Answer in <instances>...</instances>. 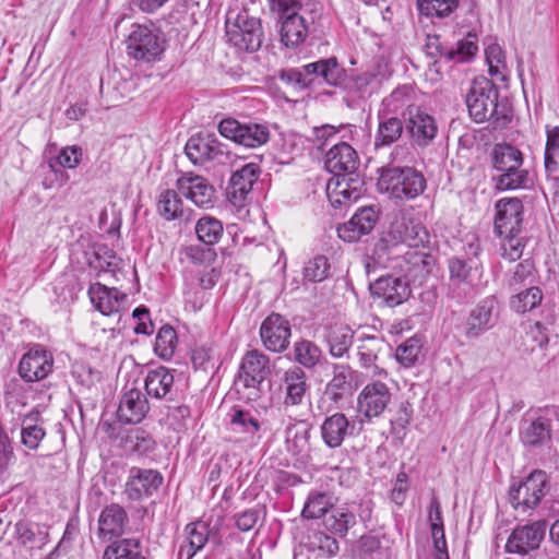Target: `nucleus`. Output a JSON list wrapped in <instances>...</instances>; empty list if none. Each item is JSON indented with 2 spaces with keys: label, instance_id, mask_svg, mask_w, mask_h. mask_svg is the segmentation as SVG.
<instances>
[{
  "label": "nucleus",
  "instance_id": "obj_1",
  "mask_svg": "<svg viewBox=\"0 0 559 559\" xmlns=\"http://www.w3.org/2000/svg\"><path fill=\"white\" fill-rule=\"evenodd\" d=\"M465 103L471 118L477 123L492 120L495 126L499 127L510 121L507 114L499 111L497 88L485 78L475 79L471 83Z\"/></svg>",
  "mask_w": 559,
  "mask_h": 559
},
{
  "label": "nucleus",
  "instance_id": "obj_2",
  "mask_svg": "<svg viewBox=\"0 0 559 559\" xmlns=\"http://www.w3.org/2000/svg\"><path fill=\"white\" fill-rule=\"evenodd\" d=\"M378 188L391 199L408 201L416 199L426 189L424 175L412 167H390L381 170Z\"/></svg>",
  "mask_w": 559,
  "mask_h": 559
},
{
  "label": "nucleus",
  "instance_id": "obj_3",
  "mask_svg": "<svg viewBox=\"0 0 559 559\" xmlns=\"http://www.w3.org/2000/svg\"><path fill=\"white\" fill-rule=\"evenodd\" d=\"M492 166L501 173L496 178V188L501 191L524 188L528 180L527 170L522 168V152L507 143H498L493 146Z\"/></svg>",
  "mask_w": 559,
  "mask_h": 559
},
{
  "label": "nucleus",
  "instance_id": "obj_4",
  "mask_svg": "<svg viewBox=\"0 0 559 559\" xmlns=\"http://www.w3.org/2000/svg\"><path fill=\"white\" fill-rule=\"evenodd\" d=\"M225 26L228 41L237 49L253 52L261 47L263 39L261 21L250 15L247 10L228 12Z\"/></svg>",
  "mask_w": 559,
  "mask_h": 559
},
{
  "label": "nucleus",
  "instance_id": "obj_5",
  "mask_svg": "<svg viewBox=\"0 0 559 559\" xmlns=\"http://www.w3.org/2000/svg\"><path fill=\"white\" fill-rule=\"evenodd\" d=\"M345 70L335 57L320 59L289 70L287 78L301 88L308 87L316 79L321 78L326 84L337 86L345 80Z\"/></svg>",
  "mask_w": 559,
  "mask_h": 559
},
{
  "label": "nucleus",
  "instance_id": "obj_6",
  "mask_svg": "<svg viewBox=\"0 0 559 559\" xmlns=\"http://www.w3.org/2000/svg\"><path fill=\"white\" fill-rule=\"evenodd\" d=\"M429 234L419 218L409 213H400L394 216L388 231L382 236L381 242L385 247L405 243L408 247H419L428 241Z\"/></svg>",
  "mask_w": 559,
  "mask_h": 559
},
{
  "label": "nucleus",
  "instance_id": "obj_7",
  "mask_svg": "<svg viewBox=\"0 0 559 559\" xmlns=\"http://www.w3.org/2000/svg\"><path fill=\"white\" fill-rule=\"evenodd\" d=\"M165 48V39L159 31L138 25L127 40L129 56L146 62L157 60Z\"/></svg>",
  "mask_w": 559,
  "mask_h": 559
},
{
  "label": "nucleus",
  "instance_id": "obj_8",
  "mask_svg": "<svg viewBox=\"0 0 559 559\" xmlns=\"http://www.w3.org/2000/svg\"><path fill=\"white\" fill-rule=\"evenodd\" d=\"M549 490L545 472L534 471L518 487H511L509 496L514 509L523 511L535 508Z\"/></svg>",
  "mask_w": 559,
  "mask_h": 559
},
{
  "label": "nucleus",
  "instance_id": "obj_9",
  "mask_svg": "<svg viewBox=\"0 0 559 559\" xmlns=\"http://www.w3.org/2000/svg\"><path fill=\"white\" fill-rule=\"evenodd\" d=\"M310 15L311 23L321 16L320 9L316 5L311 10H304L302 13H292L281 19V43L288 48H296L305 41L309 33V21L306 14Z\"/></svg>",
  "mask_w": 559,
  "mask_h": 559
},
{
  "label": "nucleus",
  "instance_id": "obj_10",
  "mask_svg": "<svg viewBox=\"0 0 559 559\" xmlns=\"http://www.w3.org/2000/svg\"><path fill=\"white\" fill-rule=\"evenodd\" d=\"M163 479V475L156 469L132 467L123 492L129 500L140 501L156 492Z\"/></svg>",
  "mask_w": 559,
  "mask_h": 559
},
{
  "label": "nucleus",
  "instance_id": "obj_11",
  "mask_svg": "<svg viewBox=\"0 0 559 559\" xmlns=\"http://www.w3.org/2000/svg\"><path fill=\"white\" fill-rule=\"evenodd\" d=\"M188 158L194 164L206 162L225 163L228 153L225 146L214 135H193L185 146Z\"/></svg>",
  "mask_w": 559,
  "mask_h": 559
},
{
  "label": "nucleus",
  "instance_id": "obj_12",
  "mask_svg": "<svg viewBox=\"0 0 559 559\" xmlns=\"http://www.w3.org/2000/svg\"><path fill=\"white\" fill-rule=\"evenodd\" d=\"M269 373V357L258 349H252L249 350L241 360L237 383L246 389L258 390Z\"/></svg>",
  "mask_w": 559,
  "mask_h": 559
},
{
  "label": "nucleus",
  "instance_id": "obj_13",
  "mask_svg": "<svg viewBox=\"0 0 559 559\" xmlns=\"http://www.w3.org/2000/svg\"><path fill=\"white\" fill-rule=\"evenodd\" d=\"M392 399L389 386L381 381H372L364 386L357 399L358 412L366 418L379 417Z\"/></svg>",
  "mask_w": 559,
  "mask_h": 559
},
{
  "label": "nucleus",
  "instance_id": "obj_14",
  "mask_svg": "<svg viewBox=\"0 0 559 559\" xmlns=\"http://www.w3.org/2000/svg\"><path fill=\"white\" fill-rule=\"evenodd\" d=\"M405 121L406 130L417 146L427 147L437 136L438 126L435 117L418 107H408Z\"/></svg>",
  "mask_w": 559,
  "mask_h": 559
},
{
  "label": "nucleus",
  "instance_id": "obj_15",
  "mask_svg": "<svg viewBox=\"0 0 559 559\" xmlns=\"http://www.w3.org/2000/svg\"><path fill=\"white\" fill-rule=\"evenodd\" d=\"M523 204L518 198H503L496 203L495 231L497 236L521 233Z\"/></svg>",
  "mask_w": 559,
  "mask_h": 559
},
{
  "label": "nucleus",
  "instance_id": "obj_16",
  "mask_svg": "<svg viewBox=\"0 0 559 559\" xmlns=\"http://www.w3.org/2000/svg\"><path fill=\"white\" fill-rule=\"evenodd\" d=\"M546 526V522L542 520L516 527L507 540L506 550L510 554L526 555L537 549L545 536Z\"/></svg>",
  "mask_w": 559,
  "mask_h": 559
},
{
  "label": "nucleus",
  "instance_id": "obj_17",
  "mask_svg": "<svg viewBox=\"0 0 559 559\" xmlns=\"http://www.w3.org/2000/svg\"><path fill=\"white\" fill-rule=\"evenodd\" d=\"M498 321V302L493 297L481 300L472 309L465 323V336L477 338L492 329Z\"/></svg>",
  "mask_w": 559,
  "mask_h": 559
},
{
  "label": "nucleus",
  "instance_id": "obj_18",
  "mask_svg": "<svg viewBox=\"0 0 559 559\" xmlns=\"http://www.w3.org/2000/svg\"><path fill=\"white\" fill-rule=\"evenodd\" d=\"M52 365L51 354L40 346H35L22 356L19 374L26 382L39 381L51 372Z\"/></svg>",
  "mask_w": 559,
  "mask_h": 559
},
{
  "label": "nucleus",
  "instance_id": "obj_19",
  "mask_svg": "<svg viewBox=\"0 0 559 559\" xmlns=\"http://www.w3.org/2000/svg\"><path fill=\"white\" fill-rule=\"evenodd\" d=\"M177 189L197 206H209L215 199V188L206 178L193 173H186L177 179Z\"/></svg>",
  "mask_w": 559,
  "mask_h": 559
},
{
  "label": "nucleus",
  "instance_id": "obj_20",
  "mask_svg": "<svg viewBox=\"0 0 559 559\" xmlns=\"http://www.w3.org/2000/svg\"><path fill=\"white\" fill-rule=\"evenodd\" d=\"M260 336L269 350L281 353L289 344L290 324L281 314L272 313L262 322Z\"/></svg>",
  "mask_w": 559,
  "mask_h": 559
},
{
  "label": "nucleus",
  "instance_id": "obj_21",
  "mask_svg": "<svg viewBox=\"0 0 559 559\" xmlns=\"http://www.w3.org/2000/svg\"><path fill=\"white\" fill-rule=\"evenodd\" d=\"M88 296L94 307L104 316L119 314L126 309L128 295L116 287L94 283L88 288Z\"/></svg>",
  "mask_w": 559,
  "mask_h": 559
},
{
  "label": "nucleus",
  "instance_id": "obj_22",
  "mask_svg": "<svg viewBox=\"0 0 559 559\" xmlns=\"http://www.w3.org/2000/svg\"><path fill=\"white\" fill-rule=\"evenodd\" d=\"M378 218L379 214L374 206H364L356 211L348 222L338 226V237L347 242L357 241L374 228Z\"/></svg>",
  "mask_w": 559,
  "mask_h": 559
},
{
  "label": "nucleus",
  "instance_id": "obj_23",
  "mask_svg": "<svg viewBox=\"0 0 559 559\" xmlns=\"http://www.w3.org/2000/svg\"><path fill=\"white\" fill-rule=\"evenodd\" d=\"M325 168L335 177L352 176L356 171L359 158L356 151L347 143L334 144L325 155Z\"/></svg>",
  "mask_w": 559,
  "mask_h": 559
},
{
  "label": "nucleus",
  "instance_id": "obj_24",
  "mask_svg": "<svg viewBox=\"0 0 559 559\" xmlns=\"http://www.w3.org/2000/svg\"><path fill=\"white\" fill-rule=\"evenodd\" d=\"M373 297L381 299L386 306L395 307L407 300L411 295L408 283L395 276H381L370 285Z\"/></svg>",
  "mask_w": 559,
  "mask_h": 559
},
{
  "label": "nucleus",
  "instance_id": "obj_25",
  "mask_svg": "<svg viewBox=\"0 0 559 559\" xmlns=\"http://www.w3.org/2000/svg\"><path fill=\"white\" fill-rule=\"evenodd\" d=\"M259 176V166L248 163L236 170L229 180L227 197L230 203L237 207L245 205V202L252 190L253 183Z\"/></svg>",
  "mask_w": 559,
  "mask_h": 559
},
{
  "label": "nucleus",
  "instance_id": "obj_26",
  "mask_svg": "<svg viewBox=\"0 0 559 559\" xmlns=\"http://www.w3.org/2000/svg\"><path fill=\"white\" fill-rule=\"evenodd\" d=\"M230 430L243 442L257 444L261 439L262 421L257 412L234 408L229 414Z\"/></svg>",
  "mask_w": 559,
  "mask_h": 559
},
{
  "label": "nucleus",
  "instance_id": "obj_27",
  "mask_svg": "<svg viewBox=\"0 0 559 559\" xmlns=\"http://www.w3.org/2000/svg\"><path fill=\"white\" fill-rule=\"evenodd\" d=\"M148 409L145 395L139 389H131L122 395L117 413L120 421L138 424L143 420Z\"/></svg>",
  "mask_w": 559,
  "mask_h": 559
},
{
  "label": "nucleus",
  "instance_id": "obj_28",
  "mask_svg": "<svg viewBox=\"0 0 559 559\" xmlns=\"http://www.w3.org/2000/svg\"><path fill=\"white\" fill-rule=\"evenodd\" d=\"M144 386L146 394L156 400H173L175 394V378L171 370L157 367L147 371Z\"/></svg>",
  "mask_w": 559,
  "mask_h": 559
},
{
  "label": "nucleus",
  "instance_id": "obj_29",
  "mask_svg": "<svg viewBox=\"0 0 559 559\" xmlns=\"http://www.w3.org/2000/svg\"><path fill=\"white\" fill-rule=\"evenodd\" d=\"M355 426L342 413H335L326 417L321 427V437L325 445L335 449L342 445L344 440L350 436Z\"/></svg>",
  "mask_w": 559,
  "mask_h": 559
},
{
  "label": "nucleus",
  "instance_id": "obj_30",
  "mask_svg": "<svg viewBox=\"0 0 559 559\" xmlns=\"http://www.w3.org/2000/svg\"><path fill=\"white\" fill-rule=\"evenodd\" d=\"M128 523L127 512L119 504L106 507L98 519V534L103 539L110 540L123 534Z\"/></svg>",
  "mask_w": 559,
  "mask_h": 559
},
{
  "label": "nucleus",
  "instance_id": "obj_31",
  "mask_svg": "<svg viewBox=\"0 0 559 559\" xmlns=\"http://www.w3.org/2000/svg\"><path fill=\"white\" fill-rule=\"evenodd\" d=\"M551 439V420L539 416L524 419L520 426V440L525 447H539Z\"/></svg>",
  "mask_w": 559,
  "mask_h": 559
},
{
  "label": "nucleus",
  "instance_id": "obj_32",
  "mask_svg": "<svg viewBox=\"0 0 559 559\" xmlns=\"http://www.w3.org/2000/svg\"><path fill=\"white\" fill-rule=\"evenodd\" d=\"M283 388L285 391L284 405H300L309 389L305 371L298 367L286 370L283 378Z\"/></svg>",
  "mask_w": 559,
  "mask_h": 559
},
{
  "label": "nucleus",
  "instance_id": "obj_33",
  "mask_svg": "<svg viewBox=\"0 0 559 559\" xmlns=\"http://www.w3.org/2000/svg\"><path fill=\"white\" fill-rule=\"evenodd\" d=\"M353 183H358V180L346 179V177H335L329 180L326 194L332 206L345 205L360 197V191L356 186H352Z\"/></svg>",
  "mask_w": 559,
  "mask_h": 559
},
{
  "label": "nucleus",
  "instance_id": "obj_34",
  "mask_svg": "<svg viewBox=\"0 0 559 559\" xmlns=\"http://www.w3.org/2000/svg\"><path fill=\"white\" fill-rule=\"evenodd\" d=\"M186 534L187 536L178 551L179 559H192L205 546L209 538V528L202 522L190 523L186 526Z\"/></svg>",
  "mask_w": 559,
  "mask_h": 559
},
{
  "label": "nucleus",
  "instance_id": "obj_35",
  "mask_svg": "<svg viewBox=\"0 0 559 559\" xmlns=\"http://www.w3.org/2000/svg\"><path fill=\"white\" fill-rule=\"evenodd\" d=\"M357 523L356 515L347 507H335L323 519V526L330 533L345 536Z\"/></svg>",
  "mask_w": 559,
  "mask_h": 559
},
{
  "label": "nucleus",
  "instance_id": "obj_36",
  "mask_svg": "<svg viewBox=\"0 0 559 559\" xmlns=\"http://www.w3.org/2000/svg\"><path fill=\"white\" fill-rule=\"evenodd\" d=\"M385 347L384 342L376 336H366L359 341L357 355L364 368H373L374 376H381L385 371L376 364L379 353Z\"/></svg>",
  "mask_w": 559,
  "mask_h": 559
},
{
  "label": "nucleus",
  "instance_id": "obj_37",
  "mask_svg": "<svg viewBox=\"0 0 559 559\" xmlns=\"http://www.w3.org/2000/svg\"><path fill=\"white\" fill-rule=\"evenodd\" d=\"M334 504L335 499L332 493L311 491L307 497L301 515L307 520L324 519Z\"/></svg>",
  "mask_w": 559,
  "mask_h": 559
},
{
  "label": "nucleus",
  "instance_id": "obj_38",
  "mask_svg": "<svg viewBox=\"0 0 559 559\" xmlns=\"http://www.w3.org/2000/svg\"><path fill=\"white\" fill-rule=\"evenodd\" d=\"M403 122L396 117L385 112H379L378 131L374 138V146H386L396 142L403 133Z\"/></svg>",
  "mask_w": 559,
  "mask_h": 559
},
{
  "label": "nucleus",
  "instance_id": "obj_39",
  "mask_svg": "<svg viewBox=\"0 0 559 559\" xmlns=\"http://www.w3.org/2000/svg\"><path fill=\"white\" fill-rule=\"evenodd\" d=\"M353 371L348 366L334 365L333 378L325 388V394L334 402L340 401L352 390Z\"/></svg>",
  "mask_w": 559,
  "mask_h": 559
},
{
  "label": "nucleus",
  "instance_id": "obj_40",
  "mask_svg": "<svg viewBox=\"0 0 559 559\" xmlns=\"http://www.w3.org/2000/svg\"><path fill=\"white\" fill-rule=\"evenodd\" d=\"M82 155L83 152L80 146H66L60 150L59 154L55 158H49L48 166L58 180L66 182L69 179V176L63 171L56 169V165L62 168L74 169L81 163Z\"/></svg>",
  "mask_w": 559,
  "mask_h": 559
},
{
  "label": "nucleus",
  "instance_id": "obj_41",
  "mask_svg": "<svg viewBox=\"0 0 559 559\" xmlns=\"http://www.w3.org/2000/svg\"><path fill=\"white\" fill-rule=\"evenodd\" d=\"M103 559H146L138 538H123L106 547Z\"/></svg>",
  "mask_w": 559,
  "mask_h": 559
},
{
  "label": "nucleus",
  "instance_id": "obj_42",
  "mask_svg": "<svg viewBox=\"0 0 559 559\" xmlns=\"http://www.w3.org/2000/svg\"><path fill=\"white\" fill-rule=\"evenodd\" d=\"M353 337L354 333L350 328L346 325L333 326L326 337L330 354L336 358L343 357L352 346Z\"/></svg>",
  "mask_w": 559,
  "mask_h": 559
},
{
  "label": "nucleus",
  "instance_id": "obj_43",
  "mask_svg": "<svg viewBox=\"0 0 559 559\" xmlns=\"http://www.w3.org/2000/svg\"><path fill=\"white\" fill-rule=\"evenodd\" d=\"M194 229L198 239L207 246L217 243L223 237L224 231L222 222L209 215L199 218Z\"/></svg>",
  "mask_w": 559,
  "mask_h": 559
},
{
  "label": "nucleus",
  "instance_id": "obj_44",
  "mask_svg": "<svg viewBox=\"0 0 559 559\" xmlns=\"http://www.w3.org/2000/svg\"><path fill=\"white\" fill-rule=\"evenodd\" d=\"M17 540L31 549L41 548L47 543L48 534L39 525H32L25 522H19L15 525Z\"/></svg>",
  "mask_w": 559,
  "mask_h": 559
},
{
  "label": "nucleus",
  "instance_id": "obj_45",
  "mask_svg": "<svg viewBox=\"0 0 559 559\" xmlns=\"http://www.w3.org/2000/svg\"><path fill=\"white\" fill-rule=\"evenodd\" d=\"M158 213L166 219H176L183 214V203L175 190L167 189L159 194Z\"/></svg>",
  "mask_w": 559,
  "mask_h": 559
},
{
  "label": "nucleus",
  "instance_id": "obj_46",
  "mask_svg": "<svg viewBox=\"0 0 559 559\" xmlns=\"http://www.w3.org/2000/svg\"><path fill=\"white\" fill-rule=\"evenodd\" d=\"M321 356V348L311 341L301 340L294 345V359L306 368L314 367Z\"/></svg>",
  "mask_w": 559,
  "mask_h": 559
},
{
  "label": "nucleus",
  "instance_id": "obj_47",
  "mask_svg": "<svg viewBox=\"0 0 559 559\" xmlns=\"http://www.w3.org/2000/svg\"><path fill=\"white\" fill-rule=\"evenodd\" d=\"M542 290L538 287L533 286L512 296L510 306L514 311L519 313H525L536 308L542 302Z\"/></svg>",
  "mask_w": 559,
  "mask_h": 559
},
{
  "label": "nucleus",
  "instance_id": "obj_48",
  "mask_svg": "<svg viewBox=\"0 0 559 559\" xmlns=\"http://www.w3.org/2000/svg\"><path fill=\"white\" fill-rule=\"evenodd\" d=\"M176 345V331L169 325L162 326L157 333L154 346L157 356L166 360L170 359L175 354Z\"/></svg>",
  "mask_w": 559,
  "mask_h": 559
},
{
  "label": "nucleus",
  "instance_id": "obj_49",
  "mask_svg": "<svg viewBox=\"0 0 559 559\" xmlns=\"http://www.w3.org/2000/svg\"><path fill=\"white\" fill-rule=\"evenodd\" d=\"M546 133L545 168L548 173H557L559 170V127H547Z\"/></svg>",
  "mask_w": 559,
  "mask_h": 559
},
{
  "label": "nucleus",
  "instance_id": "obj_50",
  "mask_svg": "<svg viewBox=\"0 0 559 559\" xmlns=\"http://www.w3.org/2000/svg\"><path fill=\"white\" fill-rule=\"evenodd\" d=\"M459 5V0H417V7L426 16L444 17Z\"/></svg>",
  "mask_w": 559,
  "mask_h": 559
},
{
  "label": "nucleus",
  "instance_id": "obj_51",
  "mask_svg": "<svg viewBox=\"0 0 559 559\" xmlns=\"http://www.w3.org/2000/svg\"><path fill=\"white\" fill-rule=\"evenodd\" d=\"M269 129L264 124L245 123L240 134V145L257 147L267 142Z\"/></svg>",
  "mask_w": 559,
  "mask_h": 559
},
{
  "label": "nucleus",
  "instance_id": "obj_52",
  "mask_svg": "<svg viewBox=\"0 0 559 559\" xmlns=\"http://www.w3.org/2000/svg\"><path fill=\"white\" fill-rule=\"evenodd\" d=\"M478 50L476 36L468 34L464 39L456 43V47H451L448 52V60L453 62L468 61Z\"/></svg>",
  "mask_w": 559,
  "mask_h": 559
},
{
  "label": "nucleus",
  "instance_id": "obj_53",
  "mask_svg": "<svg viewBox=\"0 0 559 559\" xmlns=\"http://www.w3.org/2000/svg\"><path fill=\"white\" fill-rule=\"evenodd\" d=\"M46 431L40 424L32 423V419L25 418L21 429V441L29 450L38 449Z\"/></svg>",
  "mask_w": 559,
  "mask_h": 559
},
{
  "label": "nucleus",
  "instance_id": "obj_54",
  "mask_svg": "<svg viewBox=\"0 0 559 559\" xmlns=\"http://www.w3.org/2000/svg\"><path fill=\"white\" fill-rule=\"evenodd\" d=\"M500 238V250L502 258L509 261H515L523 254L525 247L524 239L520 237V233L510 236H498Z\"/></svg>",
  "mask_w": 559,
  "mask_h": 559
},
{
  "label": "nucleus",
  "instance_id": "obj_55",
  "mask_svg": "<svg viewBox=\"0 0 559 559\" xmlns=\"http://www.w3.org/2000/svg\"><path fill=\"white\" fill-rule=\"evenodd\" d=\"M330 263L326 257L317 255L309 260L304 269V276L311 282H322L329 276Z\"/></svg>",
  "mask_w": 559,
  "mask_h": 559
},
{
  "label": "nucleus",
  "instance_id": "obj_56",
  "mask_svg": "<svg viewBox=\"0 0 559 559\" xmlns=\"http://www.w3.org/2000/svg\"><path fill=\"white\" fill-rule=\"evenodd\" d=\"M420 353V344L416 338H408L395 352L396 360L404 367H412Z\"/></svg>",
  "mask_w": 559,
  "mask_h": 559
},
{
  "label": "nucleus",
  "instance_id": "obj_57",
  "mask_svg": "<svg viewBox=\"0 0 559 559\" xmlns=\"http://www.w3.org/2000/svg\"><path fill=\"white\" fill-rule=\"evenodd\" d=\"M534 278V263L532 260L525 259L515 266L511 277L509 278V286L516 288L520 285L532 284Z\"/></svg>",
  "mask_w": 559,
  "mask_h": 559
},
{
  "label": "nucleus",
  "instance_id": "obj_58",
  "mask_svg": "<svg viewBox=\"0 0 559 559\" xmlns=\"http://www.w3.org/2000/svg\"><path fill=\"white\" fill-rule=\"evenodd\" d=\"M72 376L84 388H91L100 380V372L85 364H75Z\"/></svg>",
  "mask_w": 559,
  "mask_h": 559
},
{
  "label": "nucleus",
  "instance_id": "obj_59",
  "mask_svg": "<svg viewBox=\"0 0 559 559\" xmlns=\"http://www.w3.org/2000/svg\"><path fill=\"white\" fill-rule=\"evenodd\" d=\"M486 60L491 75L501 74L506 69V56L498 44L489 45L486 48Z\"/></svg>",
  "mask_w": 559,
  "mask_h": 559
},
{
  "label": "nucleus",
  "instance_id": "obj_60",
  "mask_svg": "<svg viewBox=\"0 0 559 559\" xmlns=\"http://www.w3.org/2000/svg\"><path fill=\"white\" fill-rule=\"evenodd\" d=\"M425 51L428 57L435 59L433 64L436 66L441 60L450 62L448 60V52L451 51V47H444L440 36L438 35H428L425 44Z\"/></svg>",
  "mask_w": 559,
  "mask_h": 559
},
{
  "label": "nucleus",
  "instance_id": "obj_61",
  "mask_svg": "<svg viewBox=\"0 0 559 559\" xmlns=\"http://www.w3.org/2000/svg\"><path fill=\"white\" fill-rule=\"evenodd\" d=\"M260 515L261 510L259 508L245 510L234 515L235 524L240 531L248 532L255 526Z\"/></svg>",
  "mask_w": 559,
  "mask_h": 559
},
{
  "label": "nucleus",
  "instance_id": "obj_62",
  "mask_svg": "<svg viewBox=\"0 0 559 559\" xmlns=\"http://www.w3.org/2000/svg\"><path fill=\"white\" fill-rule=\"evenodd\" d=\"M243 124L234 118H226L219 122L218 132L222 136L239 144Z\"/></svg>",
  "mask_w": 559,
  "mask_h": 559
},
{
  "label": "nucleus",
  "instance_id": "obj_63",
  "mask_svg": "<svg viewBox=\"0 0 559 559\" xmlns=\"http://www.w3.org/2000/svg\"><path fill=\"white\" fill-rule=\"evenodd\" d=\"M132 317L138 321L136 325L134 326V332L136 334L150 335L153 333L154 325L150 318V312L146 308L140 307L134 309Z\"/></svg>",
  "mask_w": 559,
  "mask_h": 559
},
{
  "label": "nucleus",
  "instance_id": "obj_64",
  "mask_svg": "<svg viewBox=\"0 0 559 559\" xmlns=\"http://www.w3.org/2000/svg\"><path fill=\"white\" fill-rule=\"evenodd\" d=\"M449 271L451 280L456 282L457 284H461L467 281L471 267L467 266V264L460 259H452L449 262Z\"/></svg>",
  "mask_w": 559,
  "mask_h": 559
}]
</instances>
